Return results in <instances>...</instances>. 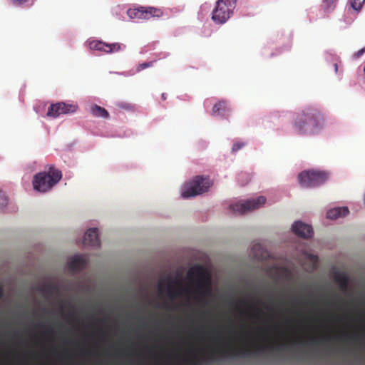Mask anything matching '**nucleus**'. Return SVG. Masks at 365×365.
I'll return each instance as SVG.
<instances>
[{
  "mask_svg": "<svg viewBox=\"0 0 365 365\" xmlns=\"http://www.w3.org/2000/svg\"><path fill=\"white\" fill-rule=\"evenodd\" d=\"M8 203V198L5 194L0 190V207H4Z\"/></svg>",
  "mask_w": 365,
  "mask_h": 365,
  "instance_id": "obj_28",
  "label": "nucleus"
},
{
  "mask_svg": "<svg viewBox=\"0 0 365 365\" xmlns=\"http://www.w3.org/2000/svg\"><path fill=\"white\" fill-rule=\"evenodd\" d=\"M14 6H20L24 4L31 6L34 4V0H10Z\"/></svg>",
  "mask_w": 365,
  "mask_h": 365,
  "instance_id": "obj_26",
  "label": "nucleus"
},
{
  "mask_svg": "<svg viewBox=\"0 0 365 365\" xmlns=\"http://www.w3.org/2000/svg\"><path fill=\"white\" fill-rule=\"evenodd\" d=\"M197 294V299L202 301L204 298L211 293L210 281L209 279H201L197 283V287L195 290Z\"/></svg>",
  "mask_w": 365,
  "mask_h": 365,
  "instance_id": "obj_10",
  "label": "nucleus"
},
{
  "mask_svg": "<svg viewBox=\"0 0 365 365\" xmlns=\"http://www.w3.org/2000/svg\"><path fill=\"white\" fill-rule=\"evenodd\" d=\"M361 336H362V335L359 334V333H355L354 334H345L342 335L340 337V339H341L343 340H351V341L357 342L359 341V339H361Z\"/></svg>",
  "mask_w": 365,
  "mask_h": 365,
  "instance_id": "obj_24",
  "label": "nucleus"
},
{
  "mask_svg": "<svg viewBox=\"0 0 365 365\" xmlns=\"http://www.w3.org/2000/svg\"><path fill=\"white\" fill-rule=\"evenodd\" d=\"M145 19H150L152 17H161L163 15V11L159 8L152 6H144Z\"/></svg>",
  "mask_w": 365,
  "mask_h": 365,
  "instance_id": "obj_16",
  "label": "nucleus"
},
{
  "mask_svg": "<svg viewBox=\"0 0 365 365\" xmlns=\"http://www.w3.org/2000/svg\"><path fill=\"white\" fill-rule=\"evenodd\" d=\"M334 68H335V71L337 72V69H338V66L336 63H334Z\"/></svg>",
  "mask_w": 365,
  "mask_h": 365,
  "instance_id": "obj_40",
  "label": "nucleus"
},
{
  "mask_svg": "<svg viewBox=\"0 0 365 365\" xmlns=\"http://www.w3.org/2000/svg\"><path fill=\"white\" fill-rule=\"evenodd\" d=\"M127 14L131 19H145L144 6L129 9Z\"/></svg>",
  "mask_w": 365,
  "mask_h": 365,
  "instance_id": "obj_17",
  "label": "nucleus"
},
{
  "mask_svg": "<svg viewBox=\"0 0 365 365\" xmlns=\"http://www.w3.org/2000/svg\"><path fill=\"white\" fill-rule=\"evenodd\" d=\"M38 289L46 294H53L58 292V287L53 284L42 285Z\"/></svg>",
  "mask_w": 365,
  "mask_h": 365,
  "instance_id": "obj_21",
  "label": "nucleus"
},
{
  "mask_svg": "<svg viewBox=\"0 0 365 365\" xmlns=\"http://www.w3.org/2000/svg\"><path fill=\"white\" fill-rule=\"evenodd\" d=\"M70 316H71V317H73V316H74V314H73V313H71V314H70Z\"/></svg>",
  "mask_w": 365,
  "mask_h": 365,
  "instance_id": "obj_42",
  "label": "nucleus"
},
{
  "mask_svg": "<svg viewBox=\"0 0 365 365\" xmlns=\"http://www.w3.org/2000/svg\"><path fill=\"white\" fill-rule=\"evenodd\" d=\"M211 185L212 183L208 177L196 176L183 190L182 196L184 198H188L202 194L207 192Z\"/></svg>",
  "mask_w": 365,
  "mask_h": 365,
  "instance_id": "obj_5",
  "label": "nucleus"
},
{
  "mask_svg": "<svg viewBox=\"0 0 365 365\" xmlns=\"http://www.w3.org/2000/svg\"><path fill=\"white\" fill-rule=\"evenodd\" d=\"M62 178V173L53 165H50L47 171L36 174L33 179V186L35 190L46 192L50 190Z\"/></svg>",
  "mask_w": 365,
  "mask_h": 365,
  "instance_id": "obj_2",
  "label": "nucleus"
},
{
  "mask_svg": "<svg viewBox=\"0 0 365 365\" xmlns=\"http://www.w3.org/2000/svg\"><path fill=\"white\" fill-rule=\"evenodd\" d=\"M266 202V198L264 196H259L256 199L246 200L243 202L230 205V208L235 212L240 214H245L247 212L258 209Z\"/></svg>",
  "mask_w": 365,
  "mask_h": 365,
  "instance_id": "obj_6",
  "label": "nucleus"
},
{
  "mask_svg": "<svg viewBox=\"0 0 365 365\" xmlns=\"http://www.w3.org/2000/svg\"><path fill=\"white\" fill-rule=\"evenodd\" d=\"M3 294H4V291H3V289L1 287H0V299L1 298V297L3 296Z\"/></svg>",
  "mask_w": 365,
  "mask_h": 365,
  "instance_id": "obj_38",
  "label": "nucleus"
},
{
  "mask_svg": "<svg viewBox=\"0 0 365 365\" xmlns=\"http://www.w3.org/2000/svg\"><path fill=\"white\" fill-rule=\"evenodd\" d=\"M189 365H199V361L197 360L191 361L189 362Z\"/></svg>",
  "mask_w": 365,
  "mask_h": 365,
  "instance_id": "obj_36",
  "label": "nucleus"
},
{
  "mask_svg": "<svg viewBox=\"0 0 365 365\" xmlns=\"http://www.w3.org/2000/svg\"><path fill=\"white\" fill-rule=\"evenodd\" d=\"M324 123L322 113L315 107L308 106L297 113L294 127L299 134L312 135L318 133Z\"/></svg>",
  "mask_w": 365,
  "mask_h": 365,
  "instance_id": "obj_1",
  "label": "nucleus"
},
{
  "mask_svg": "<svg viewBox=\"0 0 365 365\" xmlns=\"http://www.w3.org/2000/svg\"><path fill=\"white\" fill-rule=\"evenodd\" d=\"M292 229L296 235L304 239L312 237L314 233L312 226L301 221L295 222Z\"/></svg>",
  "mask_w": 365,
  "mask_h": 365,
  "instance_id": "obj_9",
  "label": "nucleus"
},
{
  "mask_svg": "<svg viewBox=\"0 0 365 365\" xmlns=\"http://www.w3.org/2000/svg\"><path fill=\"white\" fill-rule=\"evenodd\" d=\"M168 295L170 298L173 299L176 297H179L182 294L181 289H174L173 287L170 283L168 284L167 287Z\"/></svg>",
  "mask_w": 365,
  "mask_h": 365,
  "instance_id": "obj_23",
  "label": "nucleus"
},
{
  "mask_svg": "<svg viewBox=\"0 0 365 365\" xmlns=\"http://www.w3.org/2000/svg\"><path fill=\"white\" fill-rule=\"evenodd\" d=\"M329 178L325 171L308 170L303 171L298 175L301 186L304 187H313L324 183Z\"/></svg>",
  "mask_w": 365,
  "mask_h": 365,
  "instance_id": "obj_3",
  "label": "nucleus"
},
{
  "mask_svg": "<svg viewBox=\"0 0 365 365\" xmlns=\"http://www.w3.org/2000/svg\"><path fill=\"white\" fill-rule=\"evenodd\" d=\"M161 97H162V99L164 101L166 100V98H167V96L165 93H163Z\"/></svg>",
  "mask_w": 365,
  "mask_h": 365,
  "instance_id": "obj_39",
  "label": "nucleus"
},
{
  "mask_svg": "<svg viewBox=\"0 0 365 365\" xmlns=\"http://www.w3.org/2000/svg\"><path fill=\"white\" fill-rule=\"evenodd\" d=\"M220 355L221 356H237V355H250V350L247 349H240V348H230L228 349L220 350L219 351Z\"/></svg>",
  "mask_w": 365,
  "mask_h": 365,
  "instance_id": "obj_15",
  "label": "nucleus"
},
{
  "mask_svg": "<svg viewBox=\"0 0 365 365\" xmlns=\"http://www.w3.org/2000/svg\"><path fill=\"white\" fill-rule=\"evenodd\" d=\"M237 0H218L212 11V19L218 24L225 23L236 6Z\"/></svg>",
  "mask_w": 365,
  "mask_h": 365,
  "instance_id": "obj_4",
  "label": "nucleus"
},
{
  "mask_svg": "<svg viewBox=\"0 0 365 365\" xmlns=\"http://www.w3.org/2000/svg\"><path fill=\"white\" fill-rule=\"evenodd\" d=\"M118 106L122 108L125 109H130L131 108V106L128 103H118Z\"/></svg>",
  "mask_w": 365,
  "mask_h": 365,
  "instance_id": "obj_32",
  "label": "nucleus"
},
{
  "mask_svg": "<svg viewBox=\"0 0 365 365\" xmlns=\"http://www.w3.org/2000/svg\"><path fill=\"white\" fill-rule=\"evenodd\" d=\"M153 61H150V62H145V63H140L138 67H137V69L136 71L138 72H140L148 67H151L153 66Z\"/></svg>",
  "mask_w": 365,
  "mask_h": 365,
  "instance_id": "obj_27",
  "label": "nucleus"
},
{
  "mask_svg": "<svg viewBox=\"0 0 365 365\" xmlns=\"http://www.w3.org/2000/svg\"><path fill=\"white\" fill-rule=\"evenodd\" d=\"M267 347L265 346H257L255 349V352L256 353H260L262 351H263Z\"/></svg>",
  "mask_w": 365,
  "mask_h": 365,
  "instance_id": "obj_33",
  "label": "nucleus"
},
{
  "mask_svg": "<svg viewBox=\"0 0 365 365\" xmlns=\"http://www.w3.org/2000/svg\"><path fill=\"white\" fill-rule=\"evenodd\" d=\"M91 113L94 117H101L103 118H108L109 117L108 112L104 108L98 105L91 106Z\"/></svg>",
  "mask_w": 365,
  "mask_h": 365,
  "instance_id": "obj_18",
  "label": "nucleus"
},
{
  "mask_svg": "<svg viewBox=\"0 0 365 365\" xmlns=\"http://www.w3.org/2000/svg\"><path fill=\"white\" fill-rule=\"evenodd\" d=\"M284 344L282 345L281 346H277V347H276V349H281V347L284 346Z\"/></svg>",
  "mask_w": 365,
  "mask_h": 365,
  "instance_id": "obj_41",
  "label": "nucleus"
},
{
  "mask_svg": "<svg viewBox=\"0 0 365 365\" xmlns=\"http://www.w3.org/2000/svg\"><path fill=\"white\" fill-rule=\"evenodd\" d=\"M364 1L365 0H350V4L353 9L358 11L361 10Z\"/></svg>",
  "mask_w": 365,
  "mask_h": 365,
  "instance_id": "obj_25",
  "label": "nucleus"
},
{
  "mask_svg": "<svg viewBox=\"0 0 365 365\" xmlns=\"http://www.w3.org/2000/svg\"><path fill=\"white\" fill-rule=\"evenodd\" d=\"M88 46L91 50L98 51L106 53L118 52L121 50L123 46H124L123 44L119 43H106L99 40L90 41Z\"/></svg>",
  "mask_w": 365,
  "mask_h": 365,
  "instance_id": "obj_7",
  "label": "nucleus"
},
{
  "mask_svg": "<svg viewBox=\"0 0 365 365\" xmlns=\"http://www.w3.org/2000/svg\"><path fill=\"white\" fill-rule=\"evenodd\" d=\"M250 180V175L247 173H240L237 175V181L241 185H245Z\"/></svg>",
  "mask_w": 365,
  "mask_h": 365,
  "instance_id": "obj_22",
  "label": "nucleus"
},
{
  "mask_svg": "<svg viewBox=\"0 0 365 365\" xmlns=\"http://www.w3.org/2000/svg\"><path fill=\"white\" fill-rule=\"evenodd\" d=\"M230 108L225 101H220L218 103L213 106L212 110V115H221L223 118H227L230 113Z\"/></svg>",
  "mask_w": 365,
  "mask_h": 365,
  "instance_id": "obj_13",
  "label": "nucleus"
},
{
  "mask_svg": "<svg viewBox=\"0 0 365 365\" xmlns=\"http://www.w3.org/2000/svg\"><path fill=\"white\" fill-rule=\"evenodd\" d=\"M319 339H317V338H312L309 341V342L312 343V344H317V343H319Z\"/></svg>",
  "mask_w": 365,
  "mask_h": 365,
  "instance_id": "obj_35",
  "label": "nucleus"
},
{
  "mask_svg": "<svg viewBox=\"0 0 365 365\" xmlns=\"http://www.w3.org/2000/svg\"><path fill=\"white\" fill-rule=\"evenodd\" d=\"M365 52V47L359 50L355 54H354V57L355 58H359L360 56H361Z\"/></svg>",
  "mask_w": 365,
  "mask_h": 365,
  "instance_id": "obj_31",
  "label": "nucleus"
},
{
  "mask_svg": "<svg viewBox=\"0 0 365 365\" xmlns=\"http://www.w3.org/2000/svg\"><path fill=\"white\" fill-rule=\"evenodd\" d=\"M338 0H322V7L325 13L332 11L336 5Z\"/></svg>",
  "mask_w": 365,
  "mask_h": 365,
  "instance_id": "obj_20",
  "label": "nucleus"
},
{
  "mask_svg": "<svg viewBox=\"0 0 365 365\" xmlns=\"http://www.w3.org/2000/svg\"><path fill=\"white\" fill-rule=\"evenodd\" d=\"M335 282L339 285L341 289H346L349 284V278L344 273H336L334 275Z\"/></svg>",
  "mask_w": 365,
  "mask_h": 365,
  "instance_id": "obj_19",
  "label": "nucleus"
},
{
  "mask_svg": "<svg viewBox=\"0 0 365 365\" xmlns=\"http://www.w3.org/2000/svg\"><path fill=\"white\" fill-rule=\"evenodd\" d=\"M87 261L83 256H75L72 257L68 264V269L73 272H79L86 268Z\"/></svg>",
  "mask_w": 365,
  "mask_h": 365,
  "instance_id": "obj_12",
  "label": "nucleus"
},
{
  "mask_svg": "<svg viewBox=\"0 0 365 365\" xmlns=\"http://www.w3.org/2000/svg\"><path fill=\"white\" fill-rule=\"evenodd\" d=\"M63 358H66V359H71L72 358V355L69 354L68 352V350L65 349H63Z\"/></svg>",
  "mask_w": 365,
  "mask_h": 365,
  "instance_id": "obj_30",
  "label": "nucleus"
},
{
  "mask_svg": "<svg viewBox=\"0 0 365 365\" xmlns=\"http://www.w3.org/2000/svg\"><path fill=\"white\" fill-rule=\"evenodd\" d=\"M83 243L84 245L92 247H99L101 245V241L98 237V229H88L85 234Z\"/></svg>",
  "mask_w": 365,
  "mask_h": 365,
  "instance_id": "obj_11",
  "label": "nucleus"
},
{
  "mask_svg": "<svg viewBox=\"0 0 365 365\" xmlns=\"http://www.w3.org/2000/svg\"><path fill=\"white\" fill-rule=\"evenodd\" d=\"M244 143H236L233 145L232 148V152H237V150H239L240 149H241L243 146H244Z\"/></svg>",
  "mask_w": 365,
  "mask_h": 365,
  "instance_id": "obj_29",
  "label": "nucleus"
},
{
  "mask_svg": "<svg viewBox=\"0 0 365 365\" xmlns=\"http://www.w3.org/2000/svg\"><path fill=\"white\" fill-rule=\"evenodd\" d=\"M81 354L82 355L88 356V355H91V351H87V350L83 349L81 350Z\"/></svg>",
  "mask_w": 365,
  "mask_h": 365,
  "instance_id": "obj_34",
  "label": "nucleus"
},
{
  "mask_svg": "<svg viewBox=\"0 0 365 365\" xmlns=\"http://www.w3.org/2000/svg\"><path fill=\"white\" fill-rule=\"evenodd\" d=\"M77 106L72 104H66L65 103H57L51 104L47 112V115L53 118H57L61 114H68L74 113L77 110Z\"/></svg>",
  "mask_w": 365,
  "mask_h": 365,
  "instance_id": "obj_8",
  "label": "nucleus"
},
{
  "mask_svg": "<svg viewBox=\"0 0 365 365\" xmlns=\"http://www.w3.org/2000/svg\"><path fill=\"white\" fill-rule=\"evenodd\" d=\"M173 284H175V285H180V282L179 280H175L173 282H172Z\"/></svg>",
  "mask_w": 365,
  "mask_h": 365,
  "instance_id": "obj_37",
  "label": "nucleus"
},
{
  "mask_svg": "<svg viewBox=\"0 0 365 365\" xmlns=\"http://www.w3.org/2000/svg\"><path fill=\"white\" fill-rule=\"evenodd\" d=\"M349 212V209L346 207H335L327 211V217L331 220H335L338 217L347 215Z\"/></svg>",
  "mask_w": 365,
  "mask_h": 365,
  "instance_id": "obj_14",
  "label": "nucleus"
}]
</instances>
